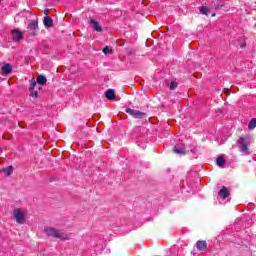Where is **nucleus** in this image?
<instances>
[{"instance_id": "nucleus-5", "label": "nucleus", "mask_w": 256, "mask_h": 256, "mask_svg": "<svg viewBox=\"0 0 256 256\" xmlns=\"http://www.w3.org/2000/svg\"><path fill=\"white\" fill-rule=\"evenodd\" d=\"M12 39L13 41H21L23 39V33L19 30L12 31Z\"/></svg>"}, {"instance_id": "nucleus-19", "label": "nucleus", "mask_w": 256, "mask_h": 256, "mask_svg": "<svg viewBox=\"0 0 256 256\" xmlns=\"http://www.w3.org/2000/svg\"><path fill=\"white\" fill-rule=\"evenodd\" d=\"M103 53L104 55H111V53H113V48L109 47V46H106L104 49H103Z\"/></svg>"}, {"instance_id": "nucleus-18", "label": "nucleus", "mask_w": 256, "mask_h": 256, "mask_svg": "<svg viewBox=\"0 0 256 256\" xmlns=\"http://www.w3.org/2000/svg\"><path fill=\"white\" fill-rule=\"evenodd\" d=\"M29 83H30V87H29L30 91H35V87H37V82L35 81V79L30 80Z\"/></svg>"}, {"instance_id": "nucleus-12", "label": "nucleus", "mask_w": 256, "mask_h": 256, "mask_svg": "<svg viewBox=\"0 0 256 256\" xmlns=\"http://www.w3.org/2000/svg\"><path fill=\"white\" fill-rule=\"evenodd\" d=\"M37 83L39 85H46L47 84V78L43 75H39L37 78Z\"/></svg>"}, {"instance_id": "nucleus-13", "label": "nucleus", "mask_w": 256, "mask_h": 256, "mask_svg": "<svg viewBox=\"0 0 256 256\" xmlns=\"http://www.w3.org/2000/svg\"><path fill=\"white\" fill-rule=\"evenodd\" d=\"M44 25L45 27H52L53 26V19L51 17L44 18Z\"/></svg>"}, {"instance_id": "nucleus-1", "label": "nucleus", "mask_w": 256, "mask_h": 256, "mask_svg": "<svg viewBox=\"0 0 256 256\" xmlns=\"http://www.w3.org/2000/svg\"><path fill=\"white\" fill-rule=\"evenodd\" d=\"M12 218L18 225H25L27 223V213L21 208H16L11 213Z\"/></svg>"}, {"instance_id": "nucleus-4", "label": "nucleus", "mask_w": 256, "mask_h": 256, "mask_svg": "<svg viewBox=\"0 0 256 256\" xmlns=\"http://www.w3.org/2000/svg\"><path fill=\"white\" fill-rule=\"evenodd\" d=\"M126 113H128L129 115H132V117H134L135 119H143L144 117H146L145 113L139 110H133L131 108L126 109Z\"/></svg>"}, {"instance_id": "nucleus-22", "label": "nucleus", "mask_w": 256, "mask_h": 256, "mask_svg": "<svg viewBox=\"0 0 256 256\" xmlns=\"http://www.w3.org/2000/svg\"><path fill=\"white\" fill-rule=\"evenodd\" d=\"M31 97H33L34 99H37L39 97V92L32 91Z\"/></svg>"}, {"instance_id": "nucleus-20", "label": "nucleus", "mask_w": 256, "mask_h": 256, "mask_svg": "<svg viewBox=\"0 0 256 256\" xmlns=\"http://www.w3.org/2000/svg\"><path fill=\"white\" fill-rule=\"evenodd\" d=\"M29 29H37L39 27V25L37 24V22L33 21L29 24Z\"/></svg>"}, {"instance_id": "nucleus-23", "label": "nucleus", "mask_w": 256, "mask_h": 256, "mask_svg": "<svg viewBox=\"0 0 256 256\" xmlns=\"http://www.w3.org/2000/svg\"><path fill=\"white\" fill-rule=\"evenodd\" d=\"M212 17H215V14H212Z\"/></svg>"}, {"instance_id": "nucleus-7", "label": "nucleus", "mask_w": 256, "mask_h": 256, "mask_svg": "<svg viewBox=\"0 0 256 256\" xmlns=\"http://www.w3.org/2000/svg\"><path fill=\"white\" fill-rule=\"evenodd\" d=\"M90 25L91 27H93V29H95V31H98V33H101V31H103V29L101 28V25H99V22L93 19L90 20Z\"/></svg>"}, {"instance_id": "nucleus-16", "label": "nucleus", "mask_w": 256, "mask_h": 256, "mask_svg": "<svg viewBox=\"0 0 256 256\" xmlns=\"http://www.w3.org/2000/svg\"><path fill=\"white\" fill-rule=\"evenodd\" d=\"M174 153L177 155H185V148L174 147Z\"/></svg>"}, {"instance_id": "nucleus-3", "label": "nucleus", "mask_w": 256, "mask_h": 256, "mask_svg": "<svg viewBox=\"0 0 256 256\" xmlns=\"http://www.w3.org/2000/svg\"><path fill=\"white\" fill-rule=\"evenodd\" d=\"M249 143L251 142L249 141V139L246 138H240L238 140V145L240 147L241 153H246V155H249Z\"/></svg>"}, {"instance_id": "nucleus-21", "label": "nucleus", "mask_w": 256, "mask_h": 256, "mask_svg": "<svg viewBox=\"0 0 256 256\" xmlns=\"http://www.w3.org/2000/svg\"><path fill=\"white\" fill-rule=\"evenodd\" d=\"M170 89L173 91L175 89H177V82H171L170 83Z\"/></svg>"}, {"instance_id": "nucleus-11", "label": "nucleus", "mask_w": 256, "mask_h": 256, "mask_svg": "<svg viewBox=\"0 0 256 256\" xmlns=\"http://www.w3.org/2000/svg\"><path fill=\"white\" fill-rule=\"evenodd\" d=\"M1 173H4V175H6V177H9L10 175L13 174V166H8L6 168H3L1 170Z\"/></svg>"}, {"instance_id": "nucleus-6", "label": "nucleus", "mask_w": 256, "mask_h": 256, "mask_svg": "<svg viewBox=\"0 0 256 256\" xmlns=\"http://www.w3.org/2000/svg\"><path fill=\"white\" fill-rule=\"evenodd\" d=\"M196 247L198 251H205L207 249V242L204 240H199L196 242Z\"/></svg>"}, {"instance_id": "nucleus-8", "label": "nucleus", "mask_w": 256, "mask_h": 256, "mask_svg": "<svg viewBox=\"0 0 256 256\" xmlns=\"http://www.w3.org/2000/svg\"><path fill=\"white\" fill-rule=\"evenodd\" d=\"M11 71H13V67L11 66V64H5L4 66H2V73L4 75H9Z\"/></svg>"}, {"instance_id": "nucleus-14", "label": "nucleus", "mask_w": 256, "mask_h": 256, "mask_svg": "<svg viewBox=\"0 0 256 256\" xmlns=\"http://www.w3.org/2000/svg\"><path fill=\"white\" fill-rule=\"evenodd\" d=\"M216 163L218 167H225V158L223 156L218 157Z\"/></svg>"}, {"instance_id": "nucleus-2", "label": "nucleus", "mask_w": 256, "mask_h": 256, "mask_svg": "<svg viewBox=\"0 0 256 256\" xmlns=\"http://www.w3.org/2000/svg\"><path fill=\"white\" fill-rule=\"evenodd\" d=\"M45 233H46V235H49L50 237H56V239H64V240L71 239L69 234H65V232H61L55 228H46Z\"/></svg>"}, {"instance_id": "nucleus-9", "label": "nucleus", "mask_w": 256, "mask_h": 256, "mask_svg": "<svg viewBox=\"0 0 256 256\" xmlns=\"http://www.w3.org/2000/svg\"><path fill=\"white\" fill-rule=\"evenodd\" d=\"M219 196L222 197V199H227V197H229V189H227V187H222L219 191Z\"/></svg>"}, {"instance_id": "nucleus-10", "label": "nucleus", "mask_w": 256, "mask_h": 256, "mask_svg": "<svg viewBox=\"0 0 256 256\" xmlns=\"http://www.w3.org/2000/svg\"><path fill=\"white\" fill-rule=\"evenodd\" d=\"M106 99H108V101H113V99H115V90L108 89L106 91Z\"/></svg>"}, {"instance_id": "nucleus-15", "label": "nucleus", "mask_w": 256, "mask_h": 256, "mask_svg": "<svg viewBox=\"0 0 256 256\" xmlns=\"http://www.w3.org/2000/svg\"><path fill=\"white\" fill-rule=\"evenodd\" d=\"M199 11H200L201 15H209V13H210L209 8L207 6H201L199 8Z\"/></svg>"}, {"instance_id": "nucleus-17", "label": "nucleus", "mask_w": 256, "mask_h": 256, "mask_svg": "<svg viewBox=\"0 0 256 256\" xmlns=\"http://www.w3.org/2000/svg\"><path fill=\"white\" fill-rule=\"evenodd\" d=\"M256 127V119H252L249 124H248V129H250V131H253V129H255Z\"/></svg>"}]
</instances>
